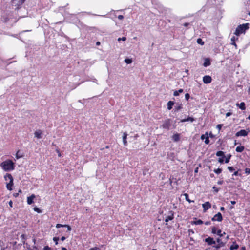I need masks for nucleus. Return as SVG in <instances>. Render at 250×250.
I'll use <instances>...</instances> for the list:
<instances>
[{
	"label": "nucleus",
	"instance_id": "nucleus-23",
	"mask_svg": "<svg viewBox=\"0 0 250 250\" xmlns=\"http://www.w3.org/2000/svg\"><path fill=\"white\" fill-rule=\"evenodd\" d=\"M216 242H217V244H219V245H221L223 247H224L225 245V243L223 242L222 241V240L220 238H218L216 239Z\"/></svg>",
	"mask_w": 250,
	"mask_h": 250
},
{
	"label": "nucleus",
	"instance_id": "nucleus-53",
	"mask_svg": "<svg viewBox=\"0 0 250 250\" xmlns=\"http://www.w3.org/2000/svg\"><path fill=\"white\" fill-rule=\"evenodd\" d=\"M89 250H99V249L98 248H92L89 249Z\"/></svg>",
	"mask_w": 250,
	"mask_h": 250
},
{
	"label": "nucleus",
	"instance_id": "nucleus-3",
	"mask_svg": "<svg viewBox=\"0 0 250 250\" xmlns=\"http://www.w3.org/2000/svg\"><path fill=\"white\" fill-rule=\"evenodd\" d=\"M4 178L5 180H9V182L6 185V188L7 189L9 190H12V186L13 184V177L10 174H7L5 176Z\"/></svg>",
	"mask_w": 250,
	"mask_h": 250
},
{
	"label": "nucleus",
	"instance_id": "nucleus-20",
	"mask_svg": "<svg viewBox=\"0 0 250 250\" xmlns=\"http://www.w3.org/2000/svg\"><path fill=\"white\" fill-rule=\"evenodd\" d=\"M174 103L173 101H169L167 104V109L171 110L172 108V106L174 105Z\"/></svg>",
	"mask_w": 250,
	"mask_h": 250
},
{
	"label": "nucleus",
	"instance_id": "nucleus-43",
	"mask_svg": "<svg viewBox=\"0 0 250 250\" xmlns=\"http://www.w3.org/2000/svg\"><path fill=\"white\" fill-rule=\"evenodd\" d=\"M43 250H52L49 246H46L43 248Z\"/></svg>",
	"mask_w": 250,
	"mask_h": 250
},
{
	"label": "nucleus",
	"instance_id": "nucleus-32",
	"mask_svg": "<svg viewBox=\"0 0 250 250\" xmlns=\"http://www.w3.org/2000/svg\"><path fill=\"white\" fill-rule=\"evenodd\" d=\"M223 246L219 245V244L215 245L213 246V248H214V250H218L221 247Z\"/></svg>",
	"mask_w": 250,
	"mask_h": 250
},
{
	"label": "nucleus",
	"instance_id": "nucleus-52",
	"mask_svg": "<svg viewBox=\"0 0 250 250\" xmlns=\"http://www.w3.org/2000/svg\"><path fill=\"white\" fill-rule=\"evenodd\" d=\"M205 224L206 225H209L211 224V222L210 221H207V222H205Z\"/></svg>",
	"mask_w": 250,
	"mask_h": 250
},
{
	"label": "nucleus",
	"instance_id": "nucleus-62",
	"mask_svg": "<svg viewBox=\"0 0 250 250\" xmlns=\"http://www.w3.org/2000/svg\"><path fill=\"white\" fill-rule=\"evenodd\" d=\"M220 210H221V211H224V210H225V208H224V207H221L220 208Z\"/></svg>",
	"mask_w": 250,
	"mask_h": 250
},
{
	"label": "nucleus",
	"instance_id": "nucleus-64",
	"mask_svg": "<svg viewBox=\"0 0 250 250\" xmlns=\"http://www.w3.org/2000/svg\"><path fill=\"white\" fill-rule=\"evenodd\" d=\"M61 250H67L66 248L63 247L62 248Z\"/></svg>",
	"mask_w": 250,
	"mask_h": 250
},
{
	"label": "nucleus",
	"instance_id": "nucleus-63",
	"mask_svg": "<svg viewBox=\"0 0 250 250\" xmlns=\"http://www.w3.org/2000/svg\"><path fill=\"white\" fill-rule=\"evenodd\" d=\"M96 44L97 45H99L100 44V42H97Z\"/></svg>",
	"mask_w": 250,
	"mask_h": 250
},
{
	"label": "nucleus",
	"instance_id": "nucleus-12",
	"mask_svg": "<svg viewBox=\"0 0 250 250\" xmlns=\"http://www.w3.org/2000/svg\"><path fill=\"white\" fill-rule=\"evenodd\" d=\"M42 131L41 130H37L34 133L35 137L38 139H41L42 138Z\"/></svg>",
	"mask_w": 250,
	"mask_h": 250
},
{
	"label": "nucleus",
	"instance_id": "nucleus-42",
	"mask_svg": "<svg viewBox=\"0 0 250 250\" xmlns=\"http://www.w3.org/2000/svg\"><path fill=\"white\" fill-rule=\"evenodd\" d=\"M222 124H218V125H217L216 126V128L219 130H220L222 127Z\"/></svg>",
	"mask_w": 250,
	"mask_h": 250
},
{
	"label": "nucleus",
	"instance_id": "nucleus-11",
	"mask_svg": "<svg viewBox=\"0 0 250 250\" xmlns=\"http://www.w3.org/2000/svg\"><path fill=\"white\" fill-rule=\"evenodd\" d=\"M201 140H205V143L206 144H208L209 143V137L208 136V132H206L205 134H203L201 136Z\"/></svg>",
	"mask_w": 250,
	"mask_h": 250
},
{
	"label": "nucleus",
	"instance_id": "nucleus-26",
	"mask_svg": "<svg viewBox=\"0 0 250 250\" xmlns=\"http://www.w3.org/2000/svg\"><path fill=\"white\" fill-rule=\"evenodd\" d=\"M184 195L185 197L186 201H188L189 203L194 202V201L191 200L189 199L188 195L187 193H185Z\"/></svg>",
	"mask_w": 250,
	"mask_h": 250
},
{
	"label": "nucleus",
	"instance_id": "nucleus-36",
	"mask_svg": "<svg viewBox=\"0 0 250 250\" xmlns=\"http://www.w3.org/2000/svg\"><path fill=\"white\" fill-rule=\"evenodd\" d=\"M230 157H231V155H229V156H228L226 158L225 161L226 163H228L229 161Z\"/></svg>",
	"mask_w": 250,
	"mask_h": 250
},
{
	"label": "nucleus",
	"instance_id": "nucleus-14",
	"mask_svg": "<svg viewBox=\"0 0 250 250\" xmlns=\"http://www.w3.org/2000/svg\"><path fill=\"white\" fill-rule=\"evenodd\" d=\"M127 133L126 132H124L123 135V142L124 146H125L127 145Z\"/></svg>",
	"mask_w": 250,
	"mask_h": 250
},
{
	"label": "nucleus",
	"instance_id": "nucleus-9",
	"mask_svg": "<svg viewBox=\"0 0 250 250\" xmlns=\"http://www.w3.org/2000/svg\"><path fill=\"white\" fill-rule=\"evenodd\" d=\"M211 205L209 202H206L202 204V207L204 209V212H205L206 211L211 208Z\"/></svg>",
	"mask_w": 250,
	"mask_h": 250
},
{
	"label": "nucleus",
	"instance_id": "nucleus-54",
	"mask_svg": "<svg viewBox=\"0 0 250 250\" xmlns=\"http://www.w3.org/2000/svg\"><path fill=\"white\" fill-rule=\"evenodd\" d=\"M231 115V113L230 112H227L226 114V117H229Z\"/></svg>",
	"mask_w": 250,
	"mask_h": 250
},
{
	"label": "nucleus",
	"instance_id": "nucleus-27",
	"mask_svg": "<svg viewBox=\"0 0 250 250\" xmlns=\"http://www.w3.org/2000/svg\"><path fill=\"white\" fill-rule=\"evenodd\" d=\"M217 156H222L223 157H225L224 153L222 151H218L217 152L216 154Z\"/></svg>",
	"mask_w": 250,
	"mask_h": 250
},
{
	"label": "nucleus",
	"instance_id": "nucleus-31",
	"mask_svg": "<svg viewBox=\"0 0 250 250\" xmlns=\"http://www.w3.org/2000/svg\"><path fill=\"white\" fill-rule=\"evenodd\" d=\"M222 169L220 168H218L217 169H215L214 170V172L217 174L221 173L222 172Z\"/></svg>",
	"mask_w": 250,
	"mask_h": 250
},
{
	"label": "nucleus",
	"instance_id": "nucleus-13",
	"mask_svg": "<svg viewBox=\"0 0 250 250\" xmlns=\"http://www.w3.org/2000/svg\"><path fill=\"white\" fill-rule=\"evenodd\" d=\"M35 197H36L34 194H32L31 196L28 197L27 199L28 204H32L33 203V200L35 198Z\"/></svg>",
	"mask_w": 250,
	"mask_h": 250
},
{
	"label": "nucleus",
	"instance_id": "nucleus-48",
	"mask_svg": "<svg viewBox=\"0 0 250 250\" xmlns=\"http://www.w3.org/2000/svg\"><path fill=\"white\" fill-rule=\"evenodd\" d=\"M59 239V238L57 237H54L53 240L55 242L56 244L57 245L58 244V240Z\"/></svg>",
	"mask_w": 250,
	"mask_h": 250
},
{
	"label": "nucleus",
	"instance_id": "nucleus-33",
	"mask_svg": "<svg viewBox=\"0 0 250 250\" xmlns=\"http://www.w3.org/2000/svg\"><path fill=\"white\" fill-rule=\"evenodd\" d=\"M217 232V228L215 227H212L211 228V232L213 234H216Z\"/></svg>",
	"mask_w": 250,
	"mask_h": 250
},
{
	"label": "nucleus",
	"instance_id": "nucleus-29",
	"mask_svg": "<svg viewBox=\"0 0 250 250\" xmlns=\"http://www.w3.org/2000/svg\"><path fill=\"white\" fill-rule=\"evenodd\" d=\"M217 234L220 237H222V236H223L226 234V233L225 232H224L223 233H222L221 230V229H219V230H217Z\"/></svg>",
	"mask_w": 250,
	"mask_h": 250
},
{
	"label": "nucleus",
	"instance_id": "nucleus-61",
	"mask_svg": "<svg viewBox=\"0 0 250 250\" xmlns=\"http://www.w3.org/2000/svg\"><path fill=\"white\" fill-rule=\"evenodd\" d=\"M61 239L62 241H64L65 239V237L64 236H62L61 237Z\"/></svg>",
	"mask_w": 250,
	"mask_h": 250
},
{
	"label": "nucleus",
	"instance_id": "nucleus-49",
	"mask_svg": "<svg viewBox=\"0 0 250 250\" xmlns=\"http://www.w3.org/2000/svg\"><path fill=\"white\" fill-rule=\"evenodd\" d=\"M118 18L119 20H122V19H123V18H124V16H123V15H119V16H118Z\"/></svg>",
	"mask_w": 250,
	"mask_h": 250
},
{
	"label": "nucleus",
	"instance_id": "nucleus-50",
	"mask_svg": "<svg viewBox=\"0 0 250 250\" xmlns=\"http://www.w3.org/2000/svg\"><path fill=\"white\" fill-rule=\"evenodd\" d=\"M9 206H10V207L11 208H12V207H13V202H12V201L11 200H10V201L9 202Z\"/></svg>",
	"mask_w": 250,
	"mask_h": 250
},
{
	"label": "nucleus",
	"instance_id": "nucleus-5",
	"mask_svg": "<svg viewBox=\"0 0 250 250\" xmlns=\"http://www.w3.org/2000/svg\"><path fill=\"white\" fill-rule=\"evenodd\" d=\"M171 125V121L170 119H167L164 121L161 127L163 128L166 129L167 130H169L170 126Z\"/></svg>",
	"mask_w": 250,
	"mask_h": 250
},
{
	"label": "nucleus",
	"instance_id": "nucleus-40",
	"mask_svg": "<svg viewBox=\"0 0 250 250\" xmlns=\"http://www.w3.org/2000/svg\"><path fill=\"white\" fill-rule=\"evenodd\" d=\"M64 227H66L67 228V230L68 231H70L71 230V227L68 225H64Z\"/></svg>",
	"mask_w": 250,
	"mask_h": 250
},
{
	"label": "nucleus",
	"instance_id": "nucleus-8",
	"mask_svg": "<svg viewBox=\"0 0 250 250\" xmlns=\"http://www.w3.org/2000/svg\"><path fill=\"white\" fill-rule=\"evenodd\" d=\"M203 81L206 84L209 83L212 81L211 77L209 75H206L203 78Z\"/></svg>",
	"mask_w": 250,
	"mask_h": 250
},
{
	"label": "nucleus",
	"instance_id": "nucleus-41",
	"mask_svg": "<svg viewBox=\"0 0 250 250\" xmlns=\"http://www.w3.org/2000/svg\"><path fill=\"white\" fill-rule=\"evenodd\" d=\"M126 37H122V38H118V41H125V40H126Z\"/></svg>",
	"mask_w": 250,
	"mask_h": 250
},
{
	"label": "nucleus",
	"instance_id": "nucleus-1",
	"mask_svg": "<svg viewBox=\"0 0 250 250\" xmlns=\"http://www.w3.org/2000/svg\"><path fill=\"white\" fill-rule=\"evenodd\" d=\"M0 166L5 171H11L14 169V163L10 160H6L0 164Z\"/></svg>",
	"mask_w": 250,
	"mask_h": 250
},
{
	"label": "nucleus",
	"instance_id": "nucleus-18",
	"mask_svg": "<svg viewBox=\"0 0 250 250\" xmlns=\"http://www.w3.org/2000/svg\"><path fill=\"white\" fill-rule=\"evenodd\" d=\"M210 65V59L209 58H206L205 59V61L203 64V65L205 67L208 66Z\"/></svg>",
	"mask_w": 250,
	"mask_h": 250
},
{
	"label": "nucleus",
	"instance_id": "nucleus-34",
	"mask_svg": "<svg viewBox=\"0 0 250 250\" xmlns=\"http://www.w3.org/2000/svg\"><path fill=\"white\" fill-rule=\"evenodd\" d=\"M125 62L127 63V64H130L132 63V59H125Z\"/></svg>",
	"mask_w": 250,
	"mask_h": 250
},
{
	"label": "nucleus",
	"instance_id": "nucleus-51",
	"mask_svg": "<svg viewBox=\"0 0 250 250\" xmlns=\"http://www.w3.org/2000/svg\"><path fill=\"white\" fill-rule=\"evenodd\" d=\"M218 161L219 162H220V163H223V162H224V160L223 158H219V160H218Z\"/></svg>",
	"mask_w": 250,
	"mask_h": 250
},
{
	"label": "nucleus",
	"instance_id": "nucleus-6",
	"mask_svg": "<svg viewBox=\"0 0 250 250\" xmlns=\"http://www.w3.org/2000/svg\"><path fill=\"white\" fill-rule=\"evenodd\" d=\"M205 242H206L208 245H212L213 244H215L216 242L214 240V239L210 237H208V238L205 239Z\"/></svg>",
	"mask_w": 250,
	"mask_h": 250
},
{
	"label": "nucleus",
	"instance_id": "nucleus-4",
	"mask_svg": "<svg viewBox=\"0 0 250 250\" xmlns=\"http://www.w3.org/2000/svg\"><path fill=\"white\" fill-rule=\"evenodd\" d=\"M223 220V217L222 214L220 212H218L216 214H215L212 218L211 220L212 221H218L221 222Z\"/></svg>",
	"mask_w": 250,
	"mask_h": 250
},
{
	"label": "nucleus",
	"instance_id": "nucleus-24",
	"mask_svg": "<svg viewBox=\"0 0 250 250\" xmlns=\"http://www.w3.org/2000/svg\"><path fill=\"white\" fill-rule=\"evenodd\" d=\"M183 92V90L182 89H180L178 90H176L173 93V95L174 96H178L179 95V93H181Z\"/></svg>",
	"mask_w": 250,
	"mask_h": 250
},
{
	"label": "nucleus",
	"instance_id": "nucleus-28",
	"mask_svg": "<svg viewBox=\"0 0 250 250\" xmlns=\"http://www.w3.org/2000/svg\"><path fill=\"white\" fill-rule=\"evenodd\" d=\"M81 14H82V15L87 14V15H89L99 16L98 15L93 14V13H92L91 12H82L81 13Z\"/></svg>",
	"mask_w": 250,
	"mask_h": 250
},
{
	"label": "nucleus",
	"instance_id": "nucleus-39",
	"mask_svg": "<svg viewBox=\"0 0 250 250\" xmlns=\"http://www.w3.org/2000/svg\"><path fill=\"white\" fill-rule=\"evenodd\" d=\"M190 98V95L188 93H186L185 94V99L187 100V101H188L189 100Z\"/></svg>",
	"mask_w": 250,
	"mask_h": 250
},
{
	"label": "nucleus",
	"instance_id": "nucleus-45",
	"mask_svg": "<svg viewBox=\"0 0 250 250\" xmlns=\"http://www.w3.org/2000/svg\"><path fill=\"white\" fill-rule=\"evenodd\" d=\"M56 228H60L61 227H64V225H62V224H57L56 225Z\"/></svg>",
	"mask_w": 250,
	"mask_h": 250
},
{
	"label": "nucleus",
	"instance_id": "nucleus-25",
	"mask_svg": "<svg viewBox=\"0 0 250 250\" xmlns=\"http://www.w3.org/2000/svg\"><path fill=\"white\" fill-rule=\"evenodd\" d=\"M237 105H239V108L241 110H245L246 109L245 104L244 102H241L239 104H237Z\"/></svg>",
	"mask_w": 250,
	"mask_h": 250
},
{
	"label": "nucleus",
	"instance_id": "nucleus-17",
	"mask_svg": "<svg viewBox=\"0 0 250 250\" xmlns=\"http://www.w3.org/2000/svg\"><path fill=\"white\" fill-rule=\"evenodd\" d=\"M239 248V245L236 243V242H233V244L230 247V250H237Z\"/></svg>",
	"mask_w": 250,
	"mask_h": 250
},
{
	"label": "nucleus",
	"instance_id": "nucleus-38",
	"mask_svg": "<svg viewBox=\"0 0 250 250\" xmlns=\"http://www.w3.org/2000/svg\"><path fill=\"white\" fill-rule=\"evenodd\" d=\"M228 169L230 172H233L235 170L234 168H233V167H230V166L228 167Z\"/></svg>",
	"mask_w": 250,
	"mask_h": 250
},
{
	"label": "nucleus",
	"instance_id": "nucleus-30",
	"mask_svg": "<svg viewBox=\"0 0 250 250\" xmlns=\"http://www.w3.org/2000/svg\"><path fill=\"white\" fill-rule=\"evenodd\" d=\"M197 42L198 44H201L202 45L204 44V42L202 41V40L201 38H198L197 40Z\"/></svg>",
	"mask_w": 250,
	"mask_h": 250
},
{
	"label": "nucleus",
	"instance_id": "nucleus-15",
	"mask_svg": "<svg viewBox=\"0 0 250 250\" xmlns=\"http://www.w3.org/2000/svg\"><path fill=\"white\" fill-rule=\"evenodd\" d=\"M172 140L174 142H176L179 141V140H180V135H179V134L175 133V134H173L172 137Z\"/></svg>",
	"mask_w": 250,
	"mask_h": 250
},
{
	"label": "nucleus",
	"instance_id": "nucleus-47",
	"mask_svg": "<svg viewBox=\"0 0 250 250\" xmlns=\"http://www.w3.org/2000/svg\"><path fill=\"white\" fill-rule=\"evenodd\" d=\"M213 189L215 193H217L219 191V189L216 188L215 186L213 187Z\"/></svg>",
	"mask_w": 250,
	"mask_h": 250
},
{
	"label": "nucleus",
	"instance_id": "nucleus-44",
	"mask_svg": "<svg viewBox=\"0 0 250 250\" xmlns=\"http://www.w3.org/2000/svg\"><path fill=\"white\" fill-rule=\"evenodd\" d=\"M182 108V105H179L177 106V107H175V109L176 111H178L180 110Z\"/></svg>",
	"mask_w": 250,
	"mask_h": 250
},
{
	"label": "nucleus",
	"instance_id": "nucleus-16",
	"mask_svg": "<svg viewBox=\"0 0 250 250\" xmlns=\"http://www.w3.org/2000/svg\"><path fill=\"white\" fill-rule=\"evenodd\" d=\"M195 121V119L191 117H188L186 119H184L181 120V122H193Z\"/></svg>",
	"mask_w": 250,
	"mask_h": 250
},
{
	"label": "nucleus",
	"instance_id": "nucleus-60",
	"mask_svg": "<svg viewBox=\"0 0 250 250\" xmlns=\"http://www.w3.org/2000/svg\"><path fill=\"white\" fill-rule=\"evenodd\" d=\"M231 204L232 205H235L236 204V202L235 201H231Z\"/></svg>",
	"mask_w": 250,
	"mask_h": 250
},
{
	"label": "nucleus",
	"instance_id": "nucleus-37",
	"mask_svg": "<svg viewBox=\"0 0 250 250\" xmlns=\"http://www.w3.org/2000/svg\"><path fill=\"white\" fill-rule=\"evenodd\" d=\"M34 210L38 213H41V210L40 209H39V208H37V207H35L34 208Z\"/></svg>",
	"mask_w": 250,
	"mask_h": 250
},
{
	"label": "nucleus",
	"instance_id": "nucleus-58",
	"mask_svg": "<svg viewBox=\"0 0 250 250\" xmlns=\"http://www.w3.org/2000/svg\"><path fill=\"white\" fill-rule=\"evenodd\" d=\"M188 25H189V23H187V22L185 23L184 24V26H185V27L188 26Z\"/></svg>",
	"mask_w": 250,
	"mask_h": 250
},
{
	"label": "nucleus",
	"instance_id": "nucleus-7",
	"mask_svg": "<svg viewBox=\"0 0 250 250\" xmlns=\"http://www.w3.org/2000/svg\"><path fill=\"white\" fill-rule=\"evenodd\" d=\"M174 218V213L172 211H169L168 212V215L166 217L165 222H167L170 220H173Z\"/></svg>",
	"mask_w": 250,
	"mask_h": 250
},
{
	"label": "nucleus",
	"instance_id": "nucleus-55",
	"mask_svg": "<svg viewBox=\"0 0 250 250\" xmlns=\"http://www.w3.org/2000/svg\"><path fill=\"white\" fill-rule=\"evenodd\" d=\"M223 181L220 180V181H218L217 184L219 185H222L223 184Z\"/></svg>",
	"mask_w": 250,
	"mask_h": 250
},
{
	"label": "nucleus",
	"instance_id": "nucleus-19",
	"mask_svg": "<svg viewBox=\"0 0 250 250\" xmlns=\"http://www.w3.org/2000/svg\"><path fill=\"white\" fill-rule=\"evenodd\" d=\"M238 40V38L237 37L236 38L233 36L231 38V44L235 46V48H237V45L235 43V41L236 40Z\"/></svg>",
	"mask_w": 250,
	"mask_h": 250
},
{
	"label": "nucleus",
	"instance_id": "nucleus-59",
	"mask_svg": "<svg viewBox=\"0 0 250 250\" xmlns=\"http://www.w3.org/2000/svg\"><path fill=\"white\" fill-rule=\"evenodd\" d=\"M18 152L16 153V157L17 159H19L21 157V156H19V155H18Z\"/></svg>",
	"mask_w": 250,
	"mask_h": 250
},
{
	"label": "nucleus",
	"instance_id": "nucleus-57",
	"mask_svg": "<svg viewBox=\"0 0 250 250\" xmlns=\"http://www.w3.org/2000/svg\"><path fill=\"white\" fill-rule=\"evenodd\" d=\"M57 153H58V156L59 157H61V153L60 152V151L59 150H56Z\"/></svg>",
	"mask_w": 250,
	"mask_h": 250
},
{
	"label": "nucleus",
	"instance_id": "nucleus-10",
	"mask_svg": "<svg viewBox=\"0 0 250 250\" xmlns=\"http://www.w3.org/2000/svg\"><path fill=\"white\" fill-rule=\"evenodd\" d=\"M248 135V132L244 129L241 130L237 132L235 134V136L237 137L238 136H246Z\"/></svg>",
	"mask_w": 250,
	"mask_h": 250
},
{
	"label": "nucleus",
	"instance_id": "nucleus-22",
	"mask_svg": "<svg viewBox=\"0 0 250 250\" xmlns=\"http://www.w3.org/2000/svg\"><path fill=\"white\" fill-rule=\"evenodd\" d=\"M203 223V222L200 219H198L196 221H194L191 222L192 224H194V225H201V224H202Z\"/></svg>",
	"mask_w": 250,
	"mask_h": 250
},
{
	"label": "nucleus",
	"instance_id": "nucleus-2",
	"mask_svg": "<svg viewBox=\"0 0 250 250\" xmlns=\"http://www.w3.org/2000/svg\"><path fill=\"white\" fill-rule=\"evenodd\" d=\"M249 23L239 25L236 28L234 34L237 36H239L242 34H245L246 30L249 29Z\"/></svg>",
	"mask_w": 250,
	"mask_h": 250
},
{
	"label": "nucleus",
	"instance_id": "nucleus-56",
	"mask_svg": "<svg viewBox=\"0 0 250 250\" xmlns=\"http://www.w3.org/2000/svg\"><path fill=\"white\" fill-rule=\"evenodd\" d=\"M238 175V171H235L233 175L237 176Z\"/></svg>",
	"mask_w": 250,
	"mask_h": 250
},
{
	"label": "nucleus",
	"instance_id": "nucleus-21",
	"mask_svg": "<svg viewBox=\"0 0 250 250\" xmlns=\"http://www.w3.org/2000/svg\"><path fill=\"white\" fill-rule=\"evenodd\" d=\"M245 148L243 146H238L236 148V151L237 152H242L244 150Z\"/></svg>",
	"mask_w": 250,
	"mask_h": 250
},
{
	"label": "nucleus",
	"instance_id": "nucleus-46",
	"mask_svg": "<svg viewBox=\"0 0 250 250\" xmlns=\"http://www.w3.org/2000/svg\"><path fill=\"white\" fill-rule=\"evenodd\" d=\"M245 173L248 174L250 173V168H247L245 169Z\"/></svg>",
	"mask_w": 250,
	"mask_h": 250
},
{
	"label": "nucleus",
	"instance_id": "nucleus-35",
	"mask_svg": "<svg viewBox=\"0 0 250 250\" xmlns=\"http://www.w3.org/2000/svg\"><path fill=\"white\" fill-rule=\"evenodd\" d=\"M21 237V238L22 240H23L22 242L23 244H25V240L26 239V235L25 234H22Z\"/></svg>",
	"mask_w": 250,
	"mask_h": 250
}]
</instances>
